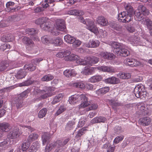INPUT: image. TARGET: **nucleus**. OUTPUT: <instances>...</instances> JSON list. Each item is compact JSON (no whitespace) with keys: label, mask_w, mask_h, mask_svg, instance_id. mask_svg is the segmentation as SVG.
<instances>
[{"label":"nucleus","mask_w":152,"mask_h":152,"mask_svg":"<svg viewBox=\"0 0 152 152\" xmlns=\"http://www.w3.org/2000/svg\"><path fill=\"white\" fill-rule=\"evenodd\" d=\"M124 6L126 11L119 13L118 15V19L121 22L126 23L132 20V16L134 14V11L130 3H126Z\"/></svg>","instance_id":"obj_1"},{"label":"nucleus","mask_w":152,"mask_h":152,"mask_svg":"<svg viewBox=\"0 0 152 152\" xmlns=\"http://www.w3.org/2000/svg\"><path fill=\"white\" fill-rule=\"evenodd\" d=\"M80 101L82 103L79 106V109L85 107L89 104L86 95L84 94L72 95L69 99V102L71 104H74Z\"/></svg>","instance_id":"obj_2"},{"label":"nucleus","mask_w":152,"mask_h":152,"mask_svg":"<svg viewBox=\"0 0 152 152\" xmlns=\"http://www.w3.org/2000/svg\"><path fill=\"white\" fill-rule=\"evenodd\" d=\"M111 45L114 48V52L118 55L123 56H128L129 52L125 48V46L118 42L112 41Z\"/></svg>","instance_id":"obj_3"},{"label":"nucleus","mask_w":152,"mask_h":152,"mask_svg":"<svg viewBox=\"0 0 152 152\" xmlns=\"http://www.w3.org/2000/svg\"><path fill=\"white\" fill-rule=\"evenodd\" d=\"M149 10L146 7L142 5H140L138 8L137 11L134 13L135 18L141 23H145V20L147 18L146 16L149 15Z\"/></svg>","instance_id":"obj_4"},{"label":"nucleus","mask_w":152,"mask_h":152,"mask_svg":"<svg viewBox=\"0 0 152 152\" xmlns=\"http://www.w3.org/2000/svg\"><path fill=\"white\" fill-rule=\"evenodd\" d=\"M40 27L43 30L48 31L51 32L52 35L56 36L59 34V33L54 28L52 29L53 26L51 24L50 20L48 18H43V22L40 25Z\"/></svg>","instance_id":"obj_5"},{"label":"nucleus","mask_w":152,"mask_h":152,"mask_svg":"<svg viewBox=\"0 0 152 152\" xmlns=\"http://www.w3.org/2000/svg\"><path fill=\"white\" fill-rule=\"evenodd\" d=\"M70 54L71 52L69 51L63 50L58 53L56 56L59 58H64L66 61H74L77 59L78 56L77 55Z\"/></svg>","instance_id":"obj_6"},{"label":"nucleus","mask_w":152,"mask_h":152,"mask_svg":"<svg viewBox=\"0 0 152 152\" xmlns=\"http://www.w3.org/2000/svg\"><path fill=\"white\" fill-rule=\"evenodd\" d=\"M22 65L21 62L19 63L15 61H12L8 64L7 61H3L0 63V71H2L5 70H7L13 68L20 67Z\"/></svg>","instance_id":"obj_7"},{"label":"nucleus","mask_w":152,"mask_h":152,"mask_svg":"<svg viewBox=\"0 0 152 152\" xmlns=\"http://www.w3.org/2000/svg\"><path fill=\"white\" fill-rule=\"evenodd\" d=\"M88 25L87 29L96 35H99L101 37H104L106 35V31L102 29H100L99 31L94 22L90 23Z\"/></svg>","instance_id":"obj_8"},{"label":"nucleus","mask_w":152,"mask_h":152,"mask_svg":"<svg viewBox=\"0 0 152 152\" xmlns=\"http://www.w3.org/2000/svg\"><path fill=\"white\" fill-rule=\"evenodd\" d=\"M134 93L137 98H142L143 97L145 98L148 95V94L145 91L142 85L136 86L134 88Z\"/></svg>","instance_id":"obj_9"},{"label":"nucleus","mask_w":152,"mask_h":152,"mask_svg":"<svg viewBox=\"0 0 152 152\" xmlns=\"http://www.w3.org/2000/svg\"><path fill=\"white\" fill-rule=\"evenodd\" d=\"M99 61V58L94 56H88L85 57L84 60L81 59L79 61L81 65H89L92 66V64L97 63Z\"/></svg>","instance_id":"obj_10"},{"label":"nucleus","mask_w":152,"mask_h":152,"mask_svg":"<svg viewBox=\"0 0 152 152\" xmlns=\"http://www.w3.org/2000/svg\"><path fill=\"white\" fill-rule=\"evenodd\" d=\"M24 69H20L19 70L17 73L18 76H26V70L32 71L35 70L36 69V66L32 64H29L27 65H26L24 67Z\"/></svg>","instance_id":"obj_11"},{"label":"nucleus","mask_w":152,"mask_h":152,"mask_svg":"<svg viewBox=\"0 0 152 152\" xmlns=\"http://www.w3.org/2000/svg\"><path fill=\"white\" fill-rule=\"evenodd\" d=\"M129 41L133 45H139L145 46V42H143L142 40L140 39L139 37L133 35L129 38Z\"/></svg>","instance_id":"obj_12"},{"label":"nucleus","mask_w":152,"mask_h":152,"mask_svg":"<svg viewBox=\"0 0 152 152\" xmlns=\"http://www.w3.org/2000/svg\"><path fill=\"white\" fill-rule=\"evenodd\" d=\"M51 91V88L50 87H46V90L39 91V92L41 94V95L37 99L39 100H41L51 96L52 95L49 93V91Z\"/></svg>","instance_id":"obj_13"},{"label":"nucleus","mask_w":152,"mask_h":152,"mask_svg":"<svg viewBox=\"0 0 152 152\" xmlns=\"http://www.w3.org/2000/svg\"><path fill=\"white\" fill-rule=\"evenodd\" d=\"M137 106L139 110L137 112V114L140 116H143L148 114L147 111H146V108L145 107V104L143 103H139L137 104Z\"/></svg>","instance_id":"obj_14"},{"label":"nucleus","mask_w":152,"mask_h":152,"mask_svg":"<svg viewBox=\"0 0 152 152\" xmlns=\"http://www.w3.org/2000/svg\"><path fill=\"white\" fill-rule=\"evenodd\" d=\"M56 29L65 32L66 30L64 21L62 19H57L56 21Z\"/></svg>","instance_id":"obj_15"},{"label":"nucleus","mask_w":152,"mask_h":152,"mask_svg":"<svg viewBox=\"0 0 152 152\" xmlns=\"http://www.w3.org/2000/svg\"><path fill=\"white\" fill-rule=\"evenodd\" d=\"M100 44L99 40H90L88 42L83 43V45L89 48H96L98 47Z\"/></svg>","instance_id":"obj_16"},{"label":"nucleus","mask_w":152,"mask_h":152,"mask_svg":"<svg viewBox=\"0 0 152 152\" xmlns=\"http://www.w3.org/2000/svg\"><path fill=\"white\" fill-rule=\"evenodd\" d=\"M98 70L104 72L109 73H114L115 72V69L111 66H101L97 67Z\"/></svg>","instance_id":"obj_17"},{"label":"nucleus","mask_w":152,"mask_h":152,"mask_svg":"<svg viewBox=\"0 0 152 152\" xmlns=\"http://www.w3.org/2000/svg\"><path fill=\"white\" fill-rule=\"evenodd\" d=\"M110 26L113 28L114 30L119 31L118 34L119 36L121 37H123V31L121 26H119L117 23L114 22L111 23L110 24Z\"/></svg>","instance_id":"obj_18"},{"label":"nucleus","mask_w":152,"mask_h":152,"mask_svg":"<svg viewBox=\"0 0 152 152\" xmlns=\"http://www.w3.org/2000/svg\"><path fill=\"white\" fill-rule=\"evenodd\" d=\"M96 21L98 24L102 26H107L108 25L107 19L102 16L98 17Z\"/></svg>","instance_id":"obj_19"},{"label":"nucleus","mask_w":152,"mask_h":152,"mask_svg":"<svg viewBox=\"0 0 152 152\" xmlns=\"http://www.w3.org/2000/svg\"><path fill=\"white\" fill-rule=\"evenodd\" d=\"M60 143V140H58L53 142L50 144H47L45 149V151L46 152H49L53 148H55V146H58Z\"/></svg>","instance_id":"obj_20"},{"label":"nucleus","mask_w":152,"mask_h":152,"mask_svg":"<svg viewBox=\"0 0 152 152\" xmlns=\"http://www.w3.org/2000/svg\"><path fill=\"white\" fill-rule=\"evenodd\" d=\"M101 57L104 58L112 60L115 57V55L113 53H108L106 52H101L100 53Z\"/></svg>","instance_id":"obj_21"},{"label":"nucleus","mask_w":152,"mask_h":152,"mask_svg":"<svg viewBox=\"0 0 152 152\" xmlns=\"http://www.w3.org/2000/svg\"><path fill=\"white\" fill-rule=\"evenodd\" d=\"M50 43L54 44L55 46H59L62 44L63 41L59 37H55L50 39Z\"/></svg>","instance_id":"obj_22"},{"label":"nucleus","mask_w":152,"mask_h":152,"mask_svg":"<svg viewBox=\"0 0 152 152\" xmlns=\"http://www.w3.org/2000/svg\"><path fill=\"white\" fill-rule=\"evenodd\" d=\"M51 137V135L49 133H45L42 135V144L43 145H45L48 142Z\"/></svg>","instance_id":"obj_23"},{"label":"nucleus","mask_w":152,"mask_h":152,"mask_svg":"<svg viewBox=\"0 0 152 152\" xmlns=\"http://www.w3.org/2000/svg\"><path fill=\"white\" fill-rule=\"evenodd\" d=\"M94 69L93 67H89L88 66H85L84 69L81 72L83 74L88 75H91L94 72Z\"/></svg>","instance_id":"obj_24"},{"label":"nucleus","mask_w":152,"mask_h":152,"mask_svg":"<svg viewBox=\"0 0 152 152\" xmlns=\"http://www.w3.org/2000/svg\"><path fill=\"white\" fill-rule=\"evenodd\" d=\"M21 133L19 132L18 128H15L12 132H10L9 136L11 138L14 139L19 136Z\"/></svg>","instance_id":"obj_25"},{"label":"nucleus","mask_w":152,"mask_h":152,"mask_svg":"<svg viewBox=\"0 0 152 152\" xmlns=\"http://www.w3.org/2000/svg\"><path fill=\"white\" fill-rule=\"evenodd\" d=\"M106 121V119L104 117L99 116L93 118L91 121V122L92 124H94L101 122H104Z\"/></svg>","instance_id":"obj_26"},{"label":"nucleus","mask_w":152,"mask_h":152,"mask_svg":"<svg viewBox=\"0 0 152 152\" xmlns=\"http://www.w3.org/2000/svg\"><path fill=\"white\" fill-rule=\"evenodd\" d=\"M39 147V144L38 142H34L28 150V152H36Z\"/></svg>","instance_id":"obj_27"},{"label":"nucleus","mask_w":152,"mask_h":152,"mask_svg":"<svg viewBox=\"0 0 152 152\" xmlns=\"http://www.w3.org/2000/svg\"><path fill=\"white\" fill-rule=\"evenodd\" d=\"M105 81L106 83L113 84L118 83L120 82L119 80L115 77H111L106 79Z\"/></svg>","instance_id":"obj_28"},{"label":"nucleus","mask_w":152,"mask_h":152,"mask_svg":"<svg viewBox=\"0 0 152 152\" xmlns=\"http://www.w3.org/2000/svg\"><path fill=\"white\" fill-rule=\"evenodd\" d=\"M75 37L69 34H67L64 36V39L66 43L72 44L74 42Z\"/></svg>","instance_id":"obj_29"},{"label":"nucleus","mask_w":152,"mask_h":152,"mask_svg":"<svg viewBox=\"0 0 152 152\" xmlns=\"http://www.w3.org/2000/svg\"><path fill=\"white\" fill-rule=\"evenodd\" d=\"M15 39L14 36L12 34H9L7 36H4L1 39L4 42H10L13 40Z\"/></svg>","instance_id":"obj_30"},{"label":"nucleus","mask_w":152,"mask_h":152,"mask_svg":"<svg viewBox=\"0 0 152 152\" xmlns=\"http://www.w3.org/2000/svg\"><path fill=\"white\" fill-rule=\"evenodd\" d=\"M63 73L65 76H75L77 75L76 72L73 69H66Z\"/></svg>","instance_id":"obj_31"},{"label":"nucleus","mask_w":152,"mask_h":152,"mask_svg":"<svg viewBox=\"0 0 152 152\" xmlns=\"http://www.w3.org/2000/svg\"><path fill=\"white\" fill-rule=\"evenodd\" d=\"M58 0H45L44 3L42 4L43 7L44 8H46L48 6H53L54 4L53 3L56 1Z\"/></svg>","instance_id":"obj_32"},{"label":"nucleus","mask_w":152,"mask_h":152,"mask_svg":"<svg viewBox=\"0 0 152 152\" xmlns=\"http://www.w3.org/2000/svg\"><path fill=\"white\" fill-rule=\"evenodd\" d=\"M140 120L141 124L144 126L148 125L151 121L150 118L148 117L141 118Z\"/></svg>","instance_id":"obj_33"},{"label":"nucleus","mask_w":152,"mask_h":152,"mask_svg":"<svg viewBox=\"0 0 152 152\" xmlns=\"http://www.w3.org/2000/svg\"><path fill=\"white\" fill-rule=\"evenodd\" d=\"M0 129L3 132H7L10 129V127L8 123H1L0 124Z\"/></svg>","instance_id":"obj_34"},{"label":"nucleus","mask_w":152,"mask_h":152,"mask_svg":"<svg viewBox=\"0 0 152 152\" xmlns=\"http://www.w3.org/2000/svg\"><path fill=\"white\" fill-rule=\"evenodd\" d=\"M23 42L27 45H29L33 46L34 44L32 40L29 37H25L23 39Z\"/></svg>","instance_id":"obj_35"},{"label":"nucleus","mask_w":152,"mask_h":152,"mask_svg":"<svg viewBox=\"0 0 152 152\" xmlns=\"http://www.w3.org/2000/svg\"><path fill=\"white\" fill-rule=\"evenodd\" d=\"M38 137V135L36 133H32L28 137L27 140L30 143L33 141L37 139Z\"/></svg>","instance_id":"obj_36"},{"label":"nucleus","mask_w":152,"mask_h":152,"mask_svg":"<svg viewBox=\"0 0 152 152\" xmlns=\"http://www.w3.org/2000/svg\"><path fill=\"white\" fill-rule=\"evenodd\" d=\"M63 97V96L61 94H59L54 98L53 100L51 102L52 104H55L59 102L62 99Z\"/></svg>","instance_id":"obj_37"},{"label":"nucleus","mask_w":152,"mask_h":152,"mask_svg":"<svg viewBox=\"0 0 152 152\" xmlns=\"http://www.w3.org/2000/svg\"><path fill=\"white\" fill-rule=\"evenodd\" d=\"M47 112V110L46 108H43L39 112L38 114V117L39 118H42L45 116Z\"/></svg>","instance_id":"obj_38"},{"label":"nucleus","mask_w":152,"mask_h":152,"mask_svg":"<svg viewBox=\"0 0 152 152\" xmlns=\"http://www.w3.org/2000/svg\"><path fill=\"white\" fill-rule=\"evenodd\" d=\"M75 123L72 121H69L66 126V129L67 130L73 129L75 127Z\"/></svg>","instance_id":"obj_39"},{"label":"nucleus","mask_w":152,"mask_h":152,"mask_svg":"<svg viewBox=\"0 0 152 152\" xmlns=\"http://www.w3.org/2000/svg\"><path fill=\"white\" fill-rule=\"evenodd\" d=\"M41 41L42 42L45 44L50 43V39L49 37L46 35L44 36L41 38Z\"/></svg>","instance_id":"obj_40"},{"label":"nucleus","mask_w":152,"mask_h":152,"mask_svg":"<svg viewBox=\"0 0 152 152\" xmlns=\"http://www.w3.org/2000/svg\"><path fill=\"white\" fill-rule=\"evenodd\" d=\"M14 4V3L13 2H8L6 4V7L8 10H9L10 11L12 12V10L14 11L15 9V8L12 7V6H13Z\"/></svg>","instance_id":"obj_41"},{"label":"nucleus","mask_w":152,"mask_h":152,"mask_svg":"<svg viewBox=\"0 0 152 152\" xmlns=\"http://www.w3.org/2000/svg\"><path fill=\"white\" fill-rule=\"evenodd\" d=\"M145 23H142L144 25H146L148 28L149 29L152 28V22L148 18L145 19Z\"/></svg>","instance_id":"obj_42"},{"label":"nucleus","mask_w":152,"mask_h":152,"mask_svg":"<svg viewBox=\"0 0 152 152\" xmlns=\"http://www.w3.org/2000/svg\"><path fill=\"white\" fill-rule=\"evenodd\" d=\"M15 103L16 104V107L17 108H18L22 107L23 100L21 98H16L15 100Z\"/></svg>","instance_id":"obj_43"},{"label":"nucleus","mask_w":152,"mask_h":152,"mask_svg":"<svg viewBox=\"0 0 152 152\" xmlns=\"http://www.w3.org/2000/svg\"><path fill=\"white\" fill-rule=\"evenodd\" d=\"M102 77H91L89 79L90 81L92 83H95L100 81Z\"/></svg>","instance_id":"obj_44"},{"label":"nucleus","mask_w":152,"mask_h":152,"mask_svg":"<svg viewBox=\"0 0 152 152\" xmlns=\"http://www.w3.org/2000/svg\"><path fill=\"white\" fill-rule=\"evenodd\" d=\"M26 33L29 35H33L36 34L37 32V31L34 28H28L26 29Z\"/></svg>","instance_id":"obj_45"},{"label":"nucleus","mask_w":152,"mask_h":152,"mask_svg":"<svg viewBox=\"0 0 152 152\" xmlns=\"http://www.w3.org/2000/svg\"><path fill=\"white\" fill-rule=\"evenodd\" d=\"M80 11L74 9L71 10L69 12V14L72 15L79 16L80 15Z\"/></svg>","instance_id":"obj_46"},{"label":"nucleus","mask_w":152,"mask_h":152,"mask_svg":"<svg viewBox=\"0 0 152 152\" xmlns=\"http://www.w3.org/2000/svg\"><path fill=\"white\" fill-rule=\"evenodd\" d=\"M30 143L28 141L27 142H25L22 144L21 147L22 150L23 151H26L28 148Z\"/></svg>","instance_id":"obj_47"},{"label":"nucleus","mask_w":152,"mask_h":152,"mask_svg":"<svg viewBox=\"0 0 152 152\" xmlns=\"http://www.w3.org/2000/svg\"><path fill=\"white\" fill-rule=\"evenodd\" d=\"M139 35L143 38L144 40H145L146 42H148L149 36L148 35L146 34L144 32L142 31L141 32H140ZM144 42H145V41H144Z\"/></svg>","instance_id":"obj_48"},{"label":"nucleus","mask_w":152,"mask_h":152,"mask_svg":"<svg viewBox=\"0 0 152 152\" xmlns=\"http://www.w3.org/2000/svg\"><path fill=\"white\" fill-rule=\"evenodd\" d=\"M134 61V59L126 58L124 60V63L127 66H130V65L131 64H133V62Z\"/></svg>","instance_id":"obj_49"},{"label":"nucleus","mask_w":152,"mask_h":152,"mask_svg":"<svg viewBox=\"0 0 152 152\" xmlns=\"http://www.w3.org/2000/svg\"><path fill=\"white\" fill-rule=\"evenodd\" d=\"M74 42L73 43V46L77 48L82 43V42L80 40L75 38Z\"/></svg>","instance_id":"obj_50"},{"label":"nucleus","mask_w":152,"mask_h":152,"mask_svg":"<svg viewBox=\"0 0 152 152\" xmlns=\"http://www.w3.org/2000/svg\"><path fill=\"white\" fill-rule=\"evenodd\" d=\"M33 83V81H31L30 80H26L24 82L20 83L19 84V86H28L30 85L31 84Z\"/></svg>","instance_id":"obj_51"},{"label":"nucleus","mask_w":152,"mask_h":152,"mask_svg":"<svg viewBox=\"0 0 152 152\" xmlns=\"http://www.w3.org/2000/svg\"><path fill=\"white\" fill-rule=\"evenodd\" d=\"M61 143H59L58 146H55V148L56 149L55 152H63L62 149V141L60 140Z\"/></svg>","instance_id":"obj_52"},{"label":"nucleus","mask_w":152,"mask_h":152,"mask_svg":"<svg viewBox=\"0 0 152 152\" xmlns=\"http://www.w3.org/2000/svg\"><path fill=\"white\" fill-rule=\"evenodd\" d=\"M80 21L81 22H82L84 24H86V28L87 29V27H88V24H89V23L91 22H94L88 19H86V20H84L83 18L82 17H80Z\"/></svg>","instance_id":"obj_53"},{"label":"nucleus","mask_w":152,"mask_h":152,"mask_svg":"<svg viewBox=\"0 0 152 152\" xmlns=\"http://www.w3.org/2000/svg\"><path fill=\"white\" fill-rule=\"evenodd\" d=\"M98 105L96 104H92L90 107L85 109V111H88L91 110H95L98 107Z\"/></svg>","instance_id":"obj_54"},{"label":"nucleus","mask_w":152,"mask_h":152,"mask_svg":"<svg viewBox=\"0 0 152 152\" xmlns=\"http://www.w3.org/2000/svg\"><path fill=\"white\" fill-rule=\"evenodd\" d=\"M86 129L85 128H83L79 130L76 136V137L77 138H79L83 134V132L86 130Z\"/></svg>","instance_id":"obj_55"},{"label":"nucleus","mask_w":152,"mask_h":152,"mask_svg":"<svg viewBox=\"0 0 152 152\" xmlns=\"http://www.w3.org/2000/svg\"><path fill=\"white\" fill-rule=\"evenodd\" d=\"M141 63L139 61H137L134 59V61H133V64H131L130 65L131 67H137L138 66H141Z\"/></svg>","instance_id":"obj_56"},{"label":"nucleus","mask_w":152,"mask_h":152,"mask_svg":"<svg viewBox=\"0 0 152 152\" xmlns=\"http://www.w3.org/2000/svg\"><path fill=\"white\" fill-rule=\"evenodd\" d=\"M65 110L64 106H61L56 113V115H58L63 112Z\"/></svg>","instance_id":"obj_57"},{"label":"nucleus","mask_w":152,"mask_h":152,"mask_svg":"<svg viewBox=\"0 0 152 152\" xmlns=\"http://www.w3.org/2000/svg\"><path fill=\"white\" fill-rule=\"evenodd\" d=\"M124 136L121 135L120 136H118L116 137L114 140V142L116 143H118L120 141H122L124 139Z\"/></svg>","instance_id":"obj_58"},{"label":"nucleus","mask_w":152,"mask_h":152,"mask_svg":"<svg viewBox=\"0 0 152 152\" xmlns=\"http://www.w3.org/2000/svg\"><path fill=\"white\" fill-rule=\"evenodd\" d=\"M53 78V77H43L41 79L42 81H48L50 80Z\"/></svg>","instance_id":"obj_59"},{"label":"nucleus","mask_w":152,"mask_h":152,"mask_svg":"<svg viewBox=\"0 0 152 152\" xmlns=\"http://www.w3.org/2000/svg\"><path fill=\"white\" fill-rule=\"evenodd\" d=\"M110 89L109 87H104L100 89V91L102 93H106L108 92Z\"/></svg>","instance_id":"obj_60"},{"label":"nucleus","mask_w":152,"mask_h":152,"mask_svg":"<svg viewBox=\"0 0 152 152\" xmlns=\"http://www.w3.org/2000/svg\"><path fill=\"white\" fill-rule=\"evenodd\" d=\"M131 76V74L130 73L127 72H120L118 75L117 76Z\"/></svg>","instance_id":"obj_61"},{"label":"nucleus","mask_w":152,"mask_h":152,"mask_svg":"<svg viewBox=\"0 0 152 152\" xmlns=\"http://www.w3.org/2000/svg\"><path fill=\"white\" fill-rule=\"evenodd\" d=\"M43 60V58H36L33 59L32 61V62L34 64H37L39 63L40 61Z\"/></svg>","instance_id":"obj_62"},{"label":"nucleus","mask_w":152,"mask_h":152,"mask_svg":"<svg viewBox=\"0 0 152 152\" xmlns=\"http://www.w3.org/2000/svg\"><path fill=\"white\" fill-rule=\"evenodd\" d=\"M44 17L42 18H39L36 20L35 21V23L37 25H41L42 23L43 22V18Z\"/></svg>","instance_id":"obj_63"},{"label":"nucleus","mask_w":152,"mask_h":152,"mask_svg":"<svg viewBox=\"0 0 152 152\" xmlns=\"http://www.w3.org/2000/svg\"><path fill=\"white\" fill-rule=\"evenodd\" d=\"M76 86L77 87L80 88L81 89L83 88L85 86V84L82 83H77Z\"/></svg>","instance_id":"obj_64"}]
</instances>
